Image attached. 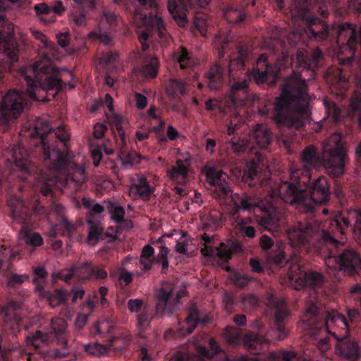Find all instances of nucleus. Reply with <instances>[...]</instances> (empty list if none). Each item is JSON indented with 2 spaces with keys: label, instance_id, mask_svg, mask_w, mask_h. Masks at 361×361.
Listing matches in <instances>:
<instances>
[{
  "label": "nucleus",
  "instance_id": "obj_3",
  "mask_svg": "<svg viewBox=\"0 0 361 361\" xmlns=\"http://www.w3.org/2000/svg\"><path fill=\"white\" fill-rule=\"evenodd\" d=\"M287 230L292 246H302L307 250L322 254L325 246L334 231L344 234L350 228L361 237V212L359 209L346 210L336 214L334 219L326 221L324 224L314 219V214H305Z\"/></svg>",
  "mask_w": 361,
  "mask_h": 361
},
{
  "label": "nucleus",
  "instance_id": "obj_12",
  "mask_svg": "<svg viewBox=\"0 0 361 361\" xmlns=\"http://www.w3.org/2000/svg\"><path fill=\"white\" fill-rule=\"evenodd\" d=\"M339 235L341 234L335 231L323 251L322 254L326 252L324 255L326 266L347 275L360 274V257L355 250L346 247L344 243L336 239Z\"/></svg>",
  "mask_w": 361,
  "mask_h": 361
},
{
  "label": "nucleus",
  "instance_id": "obj_10",
  "mask_svg": "<svg viewBox=\"0 0 361 361\" xmlns=\"http://www.w3.org/2000/svg\"><path fill=\"white\" fill-rule=\"evenodd\" d=\"M231 197L233 203V207L229 212L231 221L244 218L243 214L247 212L249 214L256 208H259L260 214L256 216L258 224L268 231L277 226L281 214L273 205L260 208L258 197L251 192H235L231 195Z\"/></svg>",
  "mask_w": 361,
  "mask_h": 361
},
{
  "label": "nucleus",
  "instance_id": "obj_55",
  "mask_svg": "<svg viewBox=\"0 0 361 361\" xmlns=\"http://www.w3.org/2000/svg\"><path fill=\"white\" fill-rule=\"evenodd\" d=\"M107 271L99 266L91 264V279H104L107 277Z\"/></svg>",
  "mask_w": 361,
  "mask_h": 361
},
{
  "label": "nucleus",
  "instance_id": "obj_46",
  "mask_svg": "<svg viewBox=\"0 0 361 361\" xmlns=\"http://www.w3.org/2000/svg\"><path fill=\"white\" fill-rule=\"evenodd\" d=\"M212 186V195L214 198L226 199L230 195L233 194L230 187L223 182Z\"/></svg>",
  "mask_w": 361,
  "mask_h": 361
},
{
  "label": "nucleus",
  "instance_id": "obj_36",
  "mask_svg": "<svg viewBox=\"0 0 361 361\" xmlns=\"http://www.w3.org/2000/svg\"><path fill=\"white\" fill-rule=\"evenodd\" d=\"M173 56L179 64L180 68L183 70L191 68L195 64L192 53L189 52L187 49L183 46L178 47L173 53Z\"/></svg>",
  "mask_w": 361,
  "mask_h": 361
},
{
  "label": "nucleus",
  "instance_id": "obj_22",
  "mask_svg": "<svg viewBox=\"0 0 361 361\" xmlns=\"http://www.w3.org/2000/svg\"><path fill=\"white\" fill-rule=\"evenodd\" d=\"M157 299L156 314L161 315L164 313L173 314L180 298L178 295L174 296L171 284L165 283L158 290Z\"/></svg>",
  "mask_w": 361,
  "mask_h": 361
},
{
  "label": "nucleus",
  "instance_id": "obj_58",
  "mask_svg": "<svg viewBox=\"0 0 361 361\" xmlns=\"http://www.w3.org/2000/svg\"><path fill=\"white\" fill-rule=\"evenodd\" d=\"M14 257V255L11 253L9 247L3 246L0 247V270L3 267L4 263Z\"/></svg>",
  "mask_w": 361,
  "mask_h": 361
},
{
  "label": "nucleus",
  "instance_id": "obj_59",
  "mask_svg": "<svg viewBox=\"0 0 361 361\" xmlns=\"http://www.w3.org/2000/svg\"><path fill=\"white\" fill-rule=\"evenodd\" d=\"M278 361H298L297 354L294 351H282L275 357Z\"/></svg>",
  "mask_w": 361,
  "mask_h": 361
},
{
  "label": "nucleus",
  "instance_id": "obj_27",
  "mask_svg": "<svg viewBox=\"0 0 361 361\" xmlns=\"http://www.w3.org/2000/svg\"><path fill=\"white\" fill-rule=\"evenodd\" d=\"M242 182L250 187H262L264 180L259 170V164L255 161L247 164L242 176Z\"/></svg>",
  "mask_w": 361,
  "mask_h": 361
},
{
  "label": "nucleus",
  "instance_id": "obj_25",
  "mask_svg": "<svg viewBox=\"0 0 361 361\" xmlns=\"http://www.w3.org/2000/svg\"><path fill=\"white\" fill-rule=\"evenodd\" d=\"M274 315L275 322L274 328L279 334V339L282 340L288 334V331L286 329V325L290 317V312L288 310L286 302L283 300L277 302L275 308Z\"/></svg>",
  "mask_w": 361,
  "mask_h": 361
},
{
  "label": "nucleus",
  "instance_id": "obj_15",
  "mask_svg": "<svg viewBox=\"0 0 361 361\" xmlns=\"http://www.w3.org/2000/svg\"><path fill=\"white\" fill-rule=\"evenodd\" d=\"M52 217L56 219V223L49 231L50 237L56 238L59 235H63L71 238L76 232L77 226L66 218V210L62 204L57 202L51 204L48 219L51 220Z\"/></svg>",
  "mask_w": 361,
  "mask_h": 361
},
{
  "label": "nucleus",
  "instance_id": "obj_20",
  "mask_svg": "<svg viewBox=\"0 0 361 361\" xmlns=\"http://www.w3.org/2000/svg\"><path fill=\"white\" fill-rule=\"evenodd\" d=\"M332 335L338 341L336 351L338 354L348 361H357L361 357V348L356 341L348 338L345 331L338 335L336 331H323Z\"/></svg>",
  "mask_w": 361,
  "mask_h": 361
},
{
  "label": "nucleus",
  "instance_id": "obj_39",
  "mask_svg": "<svg viewBox=\"0 0 361 361\" xmlns=\"http://www.w3.org/2000/svg\"><path fill=\"white\" fill-rule=\"evenodd\" d=\"M154 253V248L149 245H147L143 247L140 258V264L141 265V269L143 271H147L152 269V264L157 261L156 258L150 259Z\"/></svg>",
  "mask_w": 361,
  "mask_h": 361
},
{
  "label": "nucleus",
  "instance_id": "obj_11",
  "mask_svg": "<svg viewBox=\"0 0 361 361\" xmlns=\"http://www.w3.org/2000/svg\"><path fill=\"white\" fill-rule=\"evenodd\" d=\"M268 261L274 265L283 267L288 265L287 275L295 289H300L305 286L311 288L319 287L324 282L322 273L312 270L309 264H305L300 257H293L288 261L282 251L270 253Z\"/></svg>",
  "mask_w": 361,
  "mask_h": 361
},
{
  "label": "nucleus",
  "instance_id": "obj_23",
  "mask_svg": "<svg viewBox=\"0 0 361 361\" xmlns=\"http://www.w3.org/2000/svg\"><path fill=\"white\" fill-rule=\"evenodd\" d=\"M10 217L17 224H25L32 214V210L25 202L17 196L8 200Z\"/></svg>",
  "mask_w": 361,
  "mask_h": 361
},
{
  "label": "nucleus",
  "instance_id": "obj_4",
  "mask_svg": "<svg viewBox=\"0 0 361 361\" xmlns=\"http://www.w3.org/2000/svg\"><path fill=\"white\" fill-rule=\"evenodd\" d=\"M309 100L307 80L294 71L286 78L281 93L273 105L259 107L258 113L272 118L278 126L300 130L310 120Z\"/></svg>",
  "mask_w": 361,
  "mask_h": 361
},
{
  "label": "nucleus",
  "instance_id": "obj_48",
  "mask_svg": "<svg viewBox=\"0 0 361 361\" xmlns=\"http://www.w3.org/2000/svg\"><path fill=\"white\" fill-rule=\"evenodd\" d=\"M209 22L204 13H197L194 18V26L202 36H206Z\"/></svg>",
  "mask_w": 361,
  "mask_h": 361
},
{
  "label": "nucleus",
  "instance_id": "obj_13",
  "mask_svg": "<svg viewBox=\"0 0 361 361\" xmlns=\"http://www.w3.org/2000/svg\"><path fill=\"white\" fill-rule=\"evenodd\" d=\"M135 25L143 30L138 32L139 42L141 44L142 50L147 51L149 45L147 42L149 39L158 38L162 47H166L170 41V36L167 33L163 20L156 13H140L136 11L133 17Z\"/></svg>",
  "mask_w": 361,
  "mask_h": 361
},
{
  "label": "nucleus",
  "instance_id": "obj_64",
  "mask_svg": "<svg viewBox=\"0 0 361 361\" xmlns=\"http://www.w3.org/2000/svg\"><path fill=\"white\" fill-rule=\"evenodd\" d=\"M259 243L260 247L264 251H266L270 250L272 247V246L274 245V240L271 237L267 235H262L259 238Z\"/></svg>",
  "mask_w": 361,
  "mask_h": 361
},
{
  "label": "nucleus",
  "instance_id": "obj_49",
  "mask_svg": "<svg viewBox=\"0 0 361 361\" xmlns=\"http://www.w3.org/2000/svg\"><path fill=\"white\" fill-rule=\"evenodd\" d=\"M74 276L75 274L73 267L68 269H63L60 272H54L51 274L52 283H56L59 279L68 283L70 280Z\"/></svg>",
  "mask_w": 361,
  "mask_h": 361
},
{
  "label": "nucleus",
  "instance_id": "obj_56",
  "mask_svg": "<svg viewBox=\"0 0 361 361\" xmlns=\"http://www.w3.org/2000/svg\"><path fill=\"white\" fill-rule=\"evenodd\" d=\"M128 308L130 312L138 313L143 310V301L141 299H130L128 301Z\"/></svg>",
  "mask_w": 361,
  "mask_h": 361
},
{
  "label": "nucleus",
  "instance_id": "obj_17",
  "mask_svg": "<svg viewBox=\"0 0 361 361\" xmlns=\"http://www.w3.org/2000/svg\"><path fill=\"white\" fill-rule=\"evenodd\" d=\"M331 35H336V42L341 49H348L355 53L357 47H361V25L357 35L356 25L344 23L335 24L331 27Z\"/></svg>",
  "mask_w": 361,
  "mask_h": 361
},
{
  "label": "nucleus",
  "instance_id": "obj_53",
  "mask_svg": "<svg viewBox=\"0 0 361 361\" xmlns=\"http://www.w3.org/2000/svg\"><path fill=\"white\" fill-rule=\"evenodd\" d=\"M328 116L331 117L334 123L340 121L341 118V111L340 108L335 104H327L326 105Z\"/></svg>",
  "mask_w": 361,
  "mask_h": 361
},
{
  "label": "nucleus",
  "instance_id": "obj_16",
  "mask_svg": "<svg viewBox=\"0 0 361 361\" xmlns=\"http://www.w3.org/2000/svg\"><path fill=\"white\" fill-rule=\"evenodd\" d=\"M51 325L53 332L43 334L40 331H37L34 334L27 336V343L35 348H39L42 343H46L54 337L58 344L66 345L67 342L66 321L63 318L56 317L52 319Z\"/></svg>",
  "mask_w": 361,
  "mask_h": 361
},
{
  "label": "nucleus",
  "instance_id": "obj_29",
  "mask_svg": "<svg viewBox=\"0 0 361 361\" xmlns=\"http://www.w3.org/2000/svg\"><path fill=\"white\" fill-rule=\"evenodd\" d=\"M240 250H241V245L239 243H234L231 248H228L224 243H221V247L216 250H214L212 247H207V245H205V247L201 249V252L204 256L212 257L216 252V255L221 261L223 262H228L231 258L232 255L235 252Z\"/></svg>",
  "mask_w": 361,
  "mask_h": 361
},
{
  "label": "nucleus",
  "instance_id": "obj_38",
  "mask_svg": "<svg viewBox=\"0 0 361 361\" xmlns=\"http://www.w3.org/2000/svg\"><path fill=\"white\" fill-rule=\"evenodd\" d=\"M166 90L169 96L173 98L180 97L186 92V84L178 79H170L166 85Z\"/></svg>",
  "mask_w": 361,
  "mask_h": 361
},
{
  "label": "nucleus",
  "instance_id": "obj_28",
  "mask_svg": "<svg viewBox=\"0 0 361 361\" xmlns=\"http://www.w3.org/2000/svg\"><path fill=\"white\" fill-rule=\"evenodd\" d=\"M252 133L255 144L260 149L267 148L273 141V133L266 124H256L253 127Z\"/></svg>",
  "mask_w": 361,
  "mask_h": 361
},
{
  "label": "nucleus",
  "instance_id": "obj_44",
  "mask_svg": "<svg viewBox=\"0 0 361 361\" xmlns=\"http://www.w3.org/2000/svg\"><path fill=\"white\" fill-rule=\"evenodd\" d=\"M209 348L201 346L199 348L200 355L208 359L212 358L215 355L221 352V349L214 338H210L209 342Z\"/></svg>",
  "mask_w": 361,
  "mask_h": 361
},
{
  "label": "nucleus",
  "instance_id": "obj_40",
  "mask_svg": "<svg viewBox=\"0 0 361 361\" xmlns=\"http://www.w3.org/2000/svg\"><path fill=\"white\" fill-rule=\"evenodd\" d=\"M123 118L118 114H114L110 118V123L113 130H116V133H115L116 137L118 135L119 137L120 140L118 142V145H123L126 142V136L125 133L123 129Z\"/></svg>",
  "mask_w": 361,
  "mask_h": 361
},
{
  "label": "nucleus",
  "instance_id": "obj_51",
  "mask_svg": "<svg viewBox=\"0 0 361 361\" xmlns=\"http://www.w3.org/2000/svg\"><path fill=\"white\" fill-rule=\"evenodd\" d=\"M29 281L30 276L28 274H12L8 279V285L12 288H16L23 284L25 281Z\"/></svg>",
  "mask_w": 361,
  "mask_h": 361
},
{
  "label": "nucleus",
  "instance_id": "obj_62",
  "mask_svg": "<svg viewBox=\"0 0 361 361\" xmlns=\"http://www.w3.org/2000/svg\"><path fill=\"white\" fill-rule=\"evenodd\" d=\"M154 191V187L149 185L145 186L142 188H139L136 190L133 191V192H135L140 197L144 199V200H148L150 198L151 195Z\"/></svg>",
  "mask_w": 361,
  "mask_h": 361
},
{
  "label": "nucleus",
  "instance_id": "obj_19",
  "mask_svg": "<svg viewBox=\"0 0 361 361\" xmlns=\"http://www.w3.org/2000/svg\"><path fill=\"white\" fill-rule=\"evenodd\" d=\"M323 58V53L318 48L310 52L304 49H298L296 54L292 56V66L302 71L311 70L315 72L321 66Z\"/></svg>",
  "mask_w": 361,
  "mask_h": 361
},
{
  "label": "nucleus",
  "instance_id": "obj_21",
  "mask_svg": "<svg viewBox=\"0 0 361 361\" xmlns=\"http://www.w3.org/2000/svg\"><path fill=\"white\" fill-rule=\"evenodd\" d=\"M330 195V185L324 176H321L312 182L310 192H307V199L313 207L311 215L315 214L317 204H325L329 200Z\"/></svg>",
  "mask_w": 361,
  "mask_h": 361
},
{
  "label": "nucleus",
  "instance_id": "obj_33",
  "mask_svg": "<svg viewBox=\"0 0 361 361\" xmlns=\"http://www.w3.org/2000/svg\"><path fill=\"white\" fill-rule=\"evenodd\" d=\"M233 226H234L241 235L243 237L254 238L255 235L256 230L252 225L253 221L249 216L244 218L239 219V220H231Z\"/></svg>",
  "mask_w": 361,
  "mask_h": 361
},
{
  "label": "nucleus",
  "instance_id": "obj_47",
  "mask_svg": "<svg viewBox=\"0 0 361 361\" xmlns=\"http://www.w3.org/2000/svg\"><path fill=\"white\" fill-rule=\"evenodd\" d=\"M34 9L37 16L39 17L41 22L44 23V24H49L53 21L52 19L43 16L44 15H49L51 13V8L49 7L47 4H37L35 5Z\"/></svg>",
  "mask_w": 361,
  "mask_h": 361
},
{
  "label": "nucleus",
  "instance_id": "obj_1",
  "mask_svg": "<svg viewBox=\"0 0 361 361\" xmlns=\"http://www.w3.org/2000/svg\"><path fill=\"white\" fill-rule=\"evenodd\" d=\"M23 128L25 133L30 137V145L33 149L25 157L21 149L18 153H14L13 170L22 180L32 175L39 185L42 195H52L53 186L57 182V173L69 164L67 154L64 149H59L58 142L60 141L63 148H66L69 135L63 126L56 129L50 128L44 117H37L25 123Z\"/></svg>",
  "mask_w": 361,
  "mask_h": 361
},
{
  "label": "nucleus",
  "instance_id": "obj_8",
  "mask_svg": "<svg viewBox=\"0 0 361 361\" xmlns=\"http://www.w3.org/2000/svg\"><path fill=\"white\" fill-rule=\"evenodd\" d=\"M62 71L71 75L68 70L60 71L53 66L50 59L47 56L42 60L36 61L32 66L22 67L20 69V73L28 86L30 95L36 88L40 87L53 97L66 87V84L61 78Z\"/></svg>",
  "mask_w": 361,
  "mask_h": 361
},
{
  "label": "nucleus",
  "instance_id": "obj_2",
  "mask_svg": "<svg viewBox=\"0 0 361 361\" xmlns=\"http://www.w3.org/2000/svg\"><path fill=\"white\" fill-rule=\"evenodd\" d=\"M214 44L219 61L211 66L207 73L208 86L211 90L219 89L224 82V75L227 72L231 83L230 97L235 104H244L250 97V77L258 85L267 82L269 76L275 77L276 66L268 61L266 54H262L250 75L236 78L235 72L245 69V62L250 54L248 47L235 42L233 35L224 31L215 35Z\"/></svg>",
  "mask_w": 361,
  "mask_h": 361
},
{
  "label": "nucleus",
  "instance_id": "obj_32",
  "mask_svg": "<svg viewBox=\"0 0 361 361\" xmlns=\"http://www.w3.org/2000/svg\"><path fill=\"white\" fill-rule=\"evenodd\" d=\"M39 294L47 299L52 308L66 302L70 297V293L62 289H56L52 292L44 289V293H39Z\"/></svg>",
  "mask_w": 361,
  "mask_h": 361
},
{
  "label": "nucleus",
  "instance_id": "obj_63",
  "mask_svg": "<svg viewBox=\"0 0 361 361\" xmlns=\"http://www.w3.org/2000/svg\"><path fill=\"white\" fill-rule=\"evenodd\" d=\"M62 345V348L61 349L56 348L54 349L52 351L50 352V355L51 357L54 358H60V357H65L69 355V350L68 349V341L66 342V344H61Z\"/></svg>",
  "mask_w": 361,
  "mask_h": 361
},
{
  "label": "nucleus",
  "instance_id": "obj_37",
  "mask_svg": "<svg viewBox=\"0 0 361 361\" xmlns=\"http://www.w3.org/2000/svg\"><path fill=\"white\" fill-rule=\"evenodd\" d=\"M159 68V61L157 56H147L143 61L141 73L145 78H154L157 77Z\"/></svg>",
  "mask_w": 361,
  "mask_h": 361
},
{
  "label": "nucleus",
  "instance_id": "obj_26",
  "mask_svg": "<svg viewBox=\"0 0 361 361\" xmlns=\"http://www.w3.org/2000/svg\"><path fill=\"white\" fill-rule=\"evenodd\" d=\"M207 322V317H202L196 306L192 305L189 309L185 325L179 329V335L182 336L190 335L193 332L198 324H206Z\"/></svg>",
  "mask_w": 361,
  "mask_h": 361
},
{
  "label": "nucleus",
  "instance_id": "obj_14",
  "mask_svg": "<svg viewBox=\"0 0 361 361\" xmlns=\"http://www.w3.org/2000/svg\"><path fill=\"white\" fill-rule=\"evenodd\" d=\"M26 99L23 92L9 90L0 104V131L5 132L23 112Z\"/></svg>",
  "mask_w": 361,
  "mask_h": 361
},
{
  "label": "nucleus",
  "instance_id": "obj_41",
  "mask_svg": "<svg viewBox=\"0 0 361 361\" xmlns=\"http://www.w3.org/2000/svg\"><path fill=\"white\" fill-rule=\"evenodd\" d=\"M79 177L74 175L73 177H68L66 179V185L70 189L78 192L82 190L84 183L86 181V176L83 171L78 173Z\"/></svg>",
  "mask_w": 361,
  "mask_h": 361
},
{
  "label": "nucleus",
  "instance_id": "obj_43",
  "mask_svg": "<svg viewBox=\"0 0 361 361\" xmlns=\"http://www.w3.org/2000/svg\"><path fill=\"white\" fill-rule=\"evenodd\" d=\"M188 173V166L185 164L184 161L181 159H178L176 161V166H173L170 171V176L172 179H177L182 178L185 179Z\"/></svg>",
  "mask_w": 361,
  "mask_h": 361
},
{
  "label": "nucleus",
  "instance_id": "obj_42",
  "mask_svg": "<svg viewBox=\"0 0 361 361\" xmlns=\"http://www.w3.org/2000/svg\"><path fill=\"white\" fill-rule=\"evenodd\" d=\"M91 263L84 262L80 264L73 265L75 277L78 280L85 281L91 279Z\"/></svg>",
  "mask_w": 361,
  "mask_h": 361
},
{
  "label": "nucleus",
  "instance_id": "obj_60",
  "mask_svg": "<svg viewBox=\"0 0 361 361\" xmlns=\"http://www.w3.org/2000/svg\"><path fill=\"white\" fill-rule=\"evenodd\" d=\"M329 73L332 74L334 79L338 82H345L348 81L347 74L345 71L340 67L335 68L332 71H329Z\"/></svg>",
  "mask_w": 361,
  "mask_h": 361
},
{
  "label": "nucleus",
  "instance_id": "obj_35",
  "mask_svg": "<svg viewBox=\"0 0 361 361\" xmlns=\"http://www.w3.org/2000/svg\"><path fill=\"white\" fill-rule=\"evenodd\" d=\"M87 226L89 228L87 243L89 244H96L99 240H103L107 235L99 223L90 219L87 221Z\"/></svg>",
  "mask_w": 361,
  "mask_h": 361
},
{
  "label": "nucleus",
  "instance_id": "obj_9",
  "mask_svg": "<svg viewBox=\"0 0 361 361\" xmlns=\"http://www.w3.org/2000/svg\"><path fill=\"white\" fill-rule=\"evenodd\" d=\"M311 182V171L307 167L291 173L290 181H281L272 189L273 196L295 207L300 214H312L313 207L307 199V188Z\"/></svg>",
  "mask_w": 361,
  "mask_h": 361
},
{
  "label": "nucleus",
  "instance_id": "obj_31",
  "mask_svg": "<svg viewBox=\"0 0 361 361\" xmlns=\"http://www.w3.org/2000/svg\"><path fill=\"white\" fill-rule=\"evenodd\" d=\"M269 341V334L264 335L263 331L260 329L258 334L252 333L245 336V344L253 354H259L262 350V345Z\"/></svg>",
  "mask_w": 361,
  "mask_h": 361
},
{
  "label": "nucleus",
  "instance_id": "obj_18",
  "mask_svg": "<svg viewBox=\"0 0 361 361\" xmlns=\"http://www.w3.org/2000/svg\"><path fill=\"white\" fill-rule=\"evenodd\" d=\"M211 0H169L167 7L173 18L180 27L188 23L187 13L196 7L204 8Z\"/></svg>",
  "mask_w": 361,
  "mask_h": 361
},
{
  "label": "nucleus",
  "instance_id": "obj_24",
  "mask_svg": "<svg viewBox=\"0 0 361 361\" xmlns=\"http://www.w3.org/2000/svg\"><path fill=\"white\" fill-rule=\"evenodd\" d=\"M256 0H240L239 5H228L223 11L224 18L231 24H240L245 20L246 8L254 6Z\"/></svg>",
  "mask_w": 361,
  "mask_h": 361
},
{
  "label": "nucleus",
  "instance_id": "obj_7",
  "mask_svg": "<svg viewBox=\"0 0 361 361\" xmlns=\"http://www.w3.org/2000/svg\"><path fill=\"white\" fill-rule=\"evenodd\" d=\"M347 316L333 310L322 313L312 300L306 305V311L302 321L311 330V334L316 336L322 331H331L338 328L345 331L346 335L350 332V325L357 324L361 319V312L357 309H346Z\"/></svg>",
  "mask_w": 361,
  "mask_h": 361
},
{
  "label": "nucleus",
  "instance_id": "obj_5",
  "mask_svg": "<svg viewBox=\"0 0 361 361\" xmlns=\"http://www.w3.org/2000/svg\"><path fill=\"white\" fill-rule=\"evenodd\" d=\"M278 6L282 9L286 6L284 0H276ZM289 6L293 16L301 20L300 34H305L310 39L316 42L326 40L331 35V29L317 14L327 17L330 11L342 15L338 6L340 0H317L313 3L311 0H290Z\"/></svg>",
  "mask_w": 361,
  "mask_h": 361
},
{
  "label": "nucleus",
  "instance_id": "obj_57",
  "mask_svg": "<svg viewBox=\"0 0 361 361\" xmlns=\"http://www.w3.org/2000/svg\"><path fill=\"white\" fill-rule=\"evenodd\" d=\"M259 300L257 297L253 294H249L243 297L242 300L243 306L245 308H255L257 307Z\"/></svg>",
  "mask_w": 361,
  "mask_h": 361
},
{
  "label": "nucleus",
  "instance_id": "obj_6",
  "mask_svg": "<svg viewBox=\"0 0 361 361\" xmlns=\"http://www.w3.org/2000/svg\"><path fill=\"white\" fill-rule=\"evenodd\" d=\"M302 160L312 167L323 166L332 178H341L348 161L343 137L340 133L332 134L324 142L321 154L314 145L307 146L302 150Z\"/></svg>",
  "mask_w": 361,
  "mask_h": 361
},
{
  "label": "nucleus",
  "instance_id": "obj_30",
  "mask_svg": "<svg viewBox=\"0 0 361 361\" xmlns=\"http://www.w3.org/2000/svg\"><path fill=\"white\" fill-rule=\"evenodd\" d=\"M106 211L110 214L111 219L117 224H123L127 228L132 227L131 221L124 219L126 211L124 207L118 203L107 200Z\"/></svg>",
  "mask_w": 361,
  "mask_h": 361
},
{
  "label": "nucleus",
  "instance_id": "obj_61",
  "mask_svg": "<svg viewBox=\"0 0 361 361\" xmlns=\"http://www.w3.org/2000/svg\"><path fill=\"white\" fill-rule=\"evenodd\" d=\"M26 243L34 247H39L43 244V238L40 234L34 233L27 236Z\"/></svg>",
  "mask_w": 361,
  "mask_h": 361
},
{
  "label": "nucleus",
  "instance_id": "obj_45",
  "mask_svg": "<svg viewBox=\"0 0 361 361\" xmlns=\"http://www.w3.org/2000/svg\"><path fill=\"white\" fill-rule=\"evenodd\" d=\"M113 326L108 321L100 320L95 324L91 330L92 334L104 337L106 334H110L113 330Z\"/></svg>",
  "mask_w": 361,
  "mask_h": 361
},
{
  "label": "nucleus",
  "instance_id": "obj_50",
  "mask_svg": "<svg viewBox=\"0 0 361 361\" xmlns=\"http://www.w3.org/2000/svg\"><path fill=\"white\" fill-rule=\"evenodd\" d=\"M224 174L221 171H218L214 168H209L206 172L207 179L212 185L222 183Z\"/></svg>",
  "mask_w": 361,
  "mask_h": 361
},
{
  "label": "nucleus",
  "instance_id": "obj_54",
  "mask_svg": "<svg viewBox=\"0 0 361 361\" xmlns=\"http://www.w3.org/2000/svg\"><path fill=\"white\" fill-rule=\"evenodd\" d=\"M233 281L237 286L243 288L252 281V278L247 275L235 273L233 276Z\"/></svg>",
  "mask_w": 361,
  "mask_h": 361
},
{
  "label": "nucleus",
  "instance_id": "obj_34",
  "mask_svg": "<svg viewBox=\"0 0 361 361\" xmlns=\"http://www.w3.org/2000/svg\"><path fill=\"white\" fill-rule=\"evenodd\" d=\"M48 275L49 274L44 267L37 266L33 268V278L32 281L37 293H44Z\"/></svg>",
  "mask_w": 361,
  "mask_h": 361
},
{
  "label": "nucleus",
  "instance_id": "obj_52",
  "mask_svg": "<svg viewBox=\"0 0 361 361\" xmlns=\"http://www.w3.org/2000/svg\"><path fill=\"white\" fill-rule=\"evenodd\" d=\"M137 326L140 331H144L149 325L152 320L151 314L148 312L145 307H144L142 312L137 316Z\"/></svg>",
  "mask_w": 361,
  "mask_h": 361
}]
</instances>
